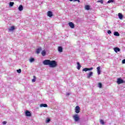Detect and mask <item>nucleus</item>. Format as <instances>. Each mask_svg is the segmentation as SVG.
I'll list each match as a JSON object with an SVG mask.
<instances>
[{"instance_id":"1","label":"nucleus","mask_w":125,"mask_h":125,"mask_svg":"<svg viewBox=\"0 0 125 125\" xmlns=\"http://www.w3.org/2000/svg\"><path fill=\"white\" fill-rule=\"evenodd\" d=\"M43 65H48L51 68H55L57 67V62L55 61H50L49 60H45L43 61Z\"/></svg>"},{"instance_id":"29","label":"nucleus","mask_w":125,"mask_h":125,"mask_svg":"<svg viewBox=\"0 0 125 125\" xmlns=\"http://www.w3.org/2000/svg\"><path fill=\"white\" fill-rule=\"evenodd\" d=\"M17 73H18L19 74L21 73V69H19L17 70Z\"/></svg>"},{"instance_id":"13","label":"nucleus","mask_w":125,"mask_h":125,"mask_svg":"<svg viewBox=\"0 0 125 125\" xmlns=\"http://www.w3.org/2000/svg\"><path fill=\"white\" fill-rule=\"evenodd\" d=\"M118 17H119V19L122 20V19H123V18H124V16H123V14H122V13H118Z\"/></svg>"},{"instance_id":"28","label":"nucleus","mask_w":125,"mask_h":125,"mask_svg":"<svg viewBox=\"0 0 125 125\" xmlns=\"http://www.w3.org/2000/svg\"><path fill=\"white\" fill-rule=\"evenodd\" d=\"M111 2H114V0H109L107 1V3H111Z\"/></svg>"},{"instance_id":"20","label":"nucleus","mask_w":125,"mask_h":125,"mask_svg":"<svg viewBox=\"0 0 125 125\" xmlns=\"http://www.w3.org/2000/svg\"><path fill=\"white\" fill-rule=\"evenodd\" d=\"M114 35L116 37H120V33L118 32H114Z\"/></svg>"},{"instance_id":"23","label":"nucleus","mask_w":125,"mask_h":125,"mask_svg":"<svg viewBox=\"0 0 125 125\" xmlns=\"http://www.w3.org/2000/svg\"><path fill=\"white\" fill-rule=\"evenodd\" d=\"M98 86L100 88H102V83H98Z\"/></svg>"},{"instance_id":"26","label":"nucleus","mask_w":125,"mask_h":125,"mask_svg":"<svg viewBox=\"0 0 125 125\" xmlns=\"http://www.w3.org/2000/svg\"><path fill=\"white\" fill-rule=\"evenodd\" d=\"M97 2H100L101 3H102L103 4V3H104V1H103V0H99L97 1Z\"/></svg>"},{"instance_id":"30","label":"nucleus","mask_w":125,"mask_h":125,"mask_svg":"<svg viewBox=\"0 0 125 125\" xmlns=\"http://www.w3.org/2000/svg\"><path fill=\"white\" fill-rule=\"evenodd\" d=\"M107 34H109V35H110V34H112L111 30H108Z\"/></svg>"},{"instance_id":"24","label":"nucleus","mask_w":125,"mask_h":125,"mask_svg":"<svg viewBox=\"0 0 125 125\" xmlns=\"http://www.w3.org/2000/svg\"><path fill=\"white\" fill-rule=\"evenodd\" d=\"M36 79L37 78H36V76H34L33 79H32V82H33V83H35V82H36Z\"/></svg>"},{"instance_id":"27","label":"nucleus","mask_w":125,"mask_h":125,"mask_svg":"<svg viewBox=\"0 0 125 125\" xmlns=\"http://www.w3.org/2000/svg\"><path fill=\"white\" fill-rule=\"evenodd\" d=\"M100 123H101L102 125H105V123H104V121L103 120H100Z\"/></svg>"},{"instance_id":"16","label":"nucleus","mask_w":125,"mask_h":125,"mask_svg":"<svg viewBox=\"0 0 125 125\" xmlns=\"http://www.w3.org/2000/svg\"><path fill=\"white\" fill-rule=\"evenodd\" d=\"M19 11H22L23 10V6L22 5H20L18 8Z\"/></svg>"},{"instance_id":"35","label":"nucleus","mask_w":125,"mask_h":125,"mask_svg":"<svg viewBox=\"0 0 125 125\" xmlns=\"http://www.w3.org/2000/svg\"><path fill=\"white\" fill-rule=\"evenodd\" d=\"M66 95H67L68 96H69V95H70V93H67L66 94Z\"/></svg>"},{"instance_id":"8","label":"nucleus","mask_w":125,"mask_h":125,"mask_svg":"<svg viewBox=\"0 0 125 125\" xmlns=\"http://www.w3.org/2000/svg\"><path fill=\"white\" fill-rule=\"evenodd\" d=\"M68 25L71 29H74V28H75V24H74L72 22H69L68 23Z\"/></svg>"},{"instance_id":"36","label":"nucleus","mask_w":125,"mask_h":125,"mask_svg":"<svg viewBox=\"0 0 125 125\" xmlns=\"http://www.w3.org/2000/svg\"><path fill=\"white\" fill-rule=\"evenodd\" d=\"M70 1H73V0H69Z\"/></svg>"},{"instance_id":"7","label":"nucleus","mask_w":125,"mask_h":125,"mask_svg":"<svg viewBox=\"0 0 125 125\" xmlns=\"http://www.w3.org/2000/svg\"><path fill=\"white\" fill-rule=\"evenodd\" d=\"M47 15L48 17H52L53 16V14L52 12L49 11L47 13Z\"/></svg>"},{"instance_id":"10","label":"nucleus","mask_w":125,"mask_h":125,"mask_svg":"<svg viewBox=\"0 0 125 125\" xmlns=\"http://www.w3.org/2000/svg\"><path fill=\"white\" fill-rule=\"evenodd\" d=\"M40 107L41 108H42V107H44V108H46L47 107V104H41L40 105Z\"/></svg>"},{"instance_id":"18","label":"nucleus","mask_w":125,"mask_h":125,"mask_svg":"<svg viewBox=\"0 0 125 125\" xmlns=\"http://www.w3.org/2000/svg\"><path fill=\"white\" fill-rule=\"evenodd\" d=\"M42 55L43 56H45L46 54V52H45V50H43L42 52Z\"/></svg>"},{"instance_id":"15","label":"nucleus","mask_w":125,"mask_h":125,"mask_svg":"<svg viewBox=\"0 0 125 125\" xmlns=\"http://www.w3.org/2000/svg\"><path fill=\"white\" fill-rule=\"evenodd\" d=\"M58 51L59 52H63V48L61 46L58 47Z\"/></svg>"},{"instance_id":"25","label":"nucleus","mask_w":125,"mask_h":125,"mask_svg":"<svg viewBox=\"0 0 125 125\" xmlns=\"http://www.w3.org/2000/svg\"><path fill=\"white\" fill-rule=\"evenodd\" d=\"M9 5H10V6H13V5H14V2H10L9 3Z\"/></svg>"},{"instance_id":"4","label":"nucleus","mask_w":125,"mask_h":125,"mask_svg":"<svg viewBox=\"0 0 125 125\" xmlns=\"http://www.w3.org/2000/svg\"><path fill=\"white\" fill-rule=\"evenodd\" d=\"M81 112V108L78 105L76 106L75 107V113L79 114Z\"/></svg>"},{"instance_id":"3","label":"nucleus","mask_w":125,"mask_h":125,"mask_svg":"<svg viewBox=\"0 0 125 125\" xmlns=\"http://www.w3.org/2000/svg\"><path fill=\"white\" fill-rule=\"evenodd\" d=\"M73 119L75 122H79L80 120V117H79V114H75L73 116Z\"/></svg>"},{"instance_id":"6","label":"nucleus","mask_w":125,"mask_h":125,"mask_svg":"<svg viewBox=\"0 0 125 125\" xmlns=\"http://www.w3.org/2000/svg\"><path fill=\"white\" fill-rule=\"evenodd\" d=\"M25 116H26V117H31V116H32V113H31V112H30V111L28 110H26Z\"/></svg>"},{"instance_id":"12","label":"nucleus","mask_w":125,"mask_h":125,"mask_svg":"<svg viewBox=\"0 0 125 125\" xmlns=\"http://www.w3.org/2000/svg\"><path fill=\"white\" fill-rule=\"evenodd\" d=\"M100 69H101L100 66L97 67V71L98 75H100V74L101 73V70H100Z\"/></svg>"},{"instance_id":"17","label":"nucleus","mask_w":125,"mask_h":125,"mask_svg":"<svg viewBox=\"0 0 125 125\" xmlns=\"http://www.w3.org/2000/svg\"><path fill=\"white\" fill-rule=\"evenodd\" d=\"M85 9H86V10H89V9H90V6L88 5H86L85 6Z\"/></svg>"},{"instance_id":"22","label":"nucleus","mask_w":125,"mask_h":125,"mask_svg":"<svg viewBox=\"0 0 125 125\" xmlns=\"http://www.w3.org/2000/svg\"><path fill=\"white\" fill-rule=\"evenodd\" d=\"M15 29V27L14 26H11L10 28L9 29V31H13V30Z\"/></svg>"},{"instance_id":"5","label":"nucleus","mask_w":125,"mask_h":125,"mask_svg":"<svg viewBox=\"0 0 125 125\" xmlns=\"http://www.w3.org/2000/svg\"><path fill=\"white\" fill-rule=\"evenodd\" d=\"M91 70H93V67L84 68L83 69V71L87 72V71H91Z\"/></svg>"},{"instance_id":"33","label":"nucleus","mask_w":125,"mask_h":125,"mask_svg":"<svg viewBox=\"0 0 125 125\" xmlns=\"http://www.w3.org/2000/svg\"><path fill=\"white\" fill-rule=\"evenodd\" d=\"M6 121H4L2 122L3 125H6Z\"/></svg>"},{"instance_id":"21","label":"nucleus","mask_w":125,"mask_h":125,"mask_svg":"<svg viewBox=\"0 0 125 125\" xmlns=\"http://www.w3.org/2000/svg\"><path fill=\"white\" fill-rule=\"evenodd\" d=\"M29 61H30V63H32V62H35V59H34L33 58H30Z\"/></svg>"},{"instance_id":"34","label":"nucleus","mask_w":125,"mask_h":125,"mask_svg":"<svg viewBox=\"0 0 125 125\" xmlns=\"http://www.w3.org/2000/svg\"><path fill=\"white\" fill-rule=\"evenodd\" d=\"M74 1H78V2H80V0H74Z\"/></svg>"},{"instance_id":"19","label":"nucleus","mask_w":125,"mask_h":125,"mask_svg":"<svg viewBox=\"0 0 125 125\" xmlns=\"http://www.w3.org/2000/svg\"><path fill=\"white\" fill-rule=\"evenodd\" d=\"M77 66L78 70H80L81 69V67H82V66H81V64H80V62H77Z\"/></svg>"},{"instance_id":"32","label":"nucleus","mask_w":125,"mask_h":125,"mask_svg":"<svg viewBox=\"0 0 125 125\" xmlns=\"http://www.w3.org/2000/svg\"><path fill=\"white\" fill-rule=\"evenodd\" d=\"M122 63H123V64H125V59H124L122 61Z\"/></svg>"},{"instance_id":"14","label":"nucleus","mask_w":125,"mask_h":125,"mask_svg":"<svg viewBox=\"0 0 125 125\" xmlns=\"http://www.w3.org/2000/svg\"><path fill=\"white\" fill-rule=\"evenodd\" d=\"M41 51H42V47H40V48L37 49L36 53H37V54H39V53L41 52Z\"/></svg>"},{"instance_id":"11","label":"nucleus","mask_w":125,"mask_h":125,"mask_svg":"<svg viewBox=\"0 0 125 125\" xmlns=\"http://www.w3.org/2000/svg\"><path fill=\"white\" fill-rule=\"evenodd\" d=\"M93 75V72H90L88 74L87 76V79H90V77H91Z\"/></svg>"},{"instance_id":"9","label":"nucleus","mask_w":125,"mask_h":125,"mask_svg":"<svg viewBox=\"0 0 125 125\" xmlns=\"http://www.w3.org/2000/svg\"><path fill=\"white\" fill-rule=\"evenodd\" d=\"M114 50L116 53H117L118 52L121 51V49H120L119 47H116L114 48Z\"/></svg>"},{"instance_id":"2","label":"nucleus","mask_w":125,"mask_h":125,"mask_svg":"<svg viewBox=\"0 0 125 125\" xmlns=\"http://www.w3.org/2000/svg\"><path fill=\"white\" fill-rule=\"evenodd\" d=\"M117 83L118 84H121L122 83H125V81L122 79L121 78H119L117 80Z\"/></svg>"},{"instance_id":"31","label":"nucleus","mask_w":125,"mask_h":125,"mask_svg":"<svg viewBox=\"0 0 125 125\" xmlns=\"http://www.w3.org/2000/svg\"><path fill=\"white\" fill-rule=\"evenodd\" d=\"M49 122H50V119H49V118L47 119L46 122L49 123Z\"/></svg>"}]
</instances>
